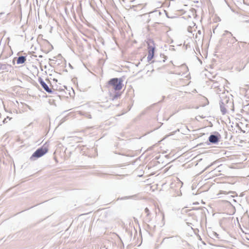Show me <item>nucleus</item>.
Here are the masks:
<instances>
[{
	"mask_svg": "<svg viewBox=\"0 0 249 249\" xmlns=\"http://www.w3.org/2000/svg\"><path fill=\"white\" fill-rule=\"evenodd\" d=\"M232 106V102L230 101L227 98L222 99L220 102V110L223 114H225L227 110Z\"/></svg>",
	"mask_w": 249,
	"mask_h": 249,
	"instance_id": "nucleus-1",
	"label": "nucleus"
},
{
	"mask_svg": "<svg viewBox=\"0 0 249 249\" xmlns=\"http://www.w3.org/2000/svg\"><path fill=\"white\" fill-rule=\"evenodd\" d=\"M108 85L115 90H120L122 88L123 81L121 79L113 78L108 82Z\"/></svg>",
	"mask_w": 249,
	"mask_h": 249,
	"instance_id": "nucleus-2",
	"label": "nucleus"
},
{
	"mask_svg": "<svg viewBox=\"0 0 249 249\" xmlns=\"http://www.w3.org/2000/svg\"><path fill=\"white\" fill-rule=\"evenodd\" d=\"M148 43V54L147 55V60L148 61H150L153 58L155 47L154 44V42L152 40L149 41Z\"/></svg>",
	"mask_w": 249,
	"mask_h": 249,
	"instance_id": "nucleus-3",
	"label": "nucleus"
},
{
	"mask_svg": "<svg viewBox=\"0 0 249 249\" xmlns=\"http://www.w3.org/2000/svg\"><path fill=\"white\" fill-rule=\"evenodd\" d=\"M48 151L47 148L46 147H41L37 149L32 155L31 157V159H33L34 158H39L43 156Z\"/></svg>",
	"mask_w": 249,
	"mask_h": 249,
	"instance_id": "nucleus-4",
	"label": "nucleus"
},
{
	"mask_svg": "<svg viewBox=\"0 0 249 249\" xmlns=\"http://www.w3.org/2000/svg\"><path fill=\"white\" fill-rule=\"evenodd\" d=\"M38 82L41 85L42 87L44 89L49 93H53V90L48 87L47 84L43 80V79L41 78H39L38 79Z\"/></svg>",
	"mask_w": 249,
	"mask_h": 249,
	"instance_id": "nucleus-5",
	"label": "nucleus"
},
{
	"mask_svg": "<svg viewBox=\"0 0 249 249\" xmlns=\"http://www.w3.org/2000/svg\"><path fill=\"white\" fill-rule=\"evenodd\" d=\"M218 137L214 135H211L209 138V141L210 142L215 143L218 141Z\"/></svg>",
	"mask_w": 249,
	"mask_h": 249,
	"instance_id": "nucleus-6",
	"label": "nucleus"
},
{
	"mask_svg": "<svg viewBox=\"0 0 249 249\" xmlns=\"http://www.w3.org/2000/svg\"><path fill=\"white\" fill-rule=\"evenodd\" d=\"M26 60V58L24 56H20L18 58L17 63L18 64H23Z\"/></svg>",
	"mask_w": 249,
	"mask_h": 249,
	"instance_id": "nucleus-7",
	"label": "nucleus"
},
{
	"mask_svg": "<svg viewBox=\"0 0 249 249\" xmlns=\"http://www.w3.org/2000/svg\"><path fill=\"white\" fill-rule=\"evenodd\" d=\"M10 66L11 67V65L6 64H0V68L2 70H5L7 68V67Z\"/></svg>",
	"mask_w": 249,
	"mask_h": 249,
	"instance_id": "nucleus-8",
	"label": "nucleus"
},
{
	"mask_svg": "<svg viewBox=\"0 0 249 249\" xmlns=\"http://www.w3.org/2000/svg\"><path fill=\"white\" fill-rule=\"evenodd\" d=\"M144 212L146 213V216L147 217H149L150 216L151 213L149 210L147 208H146L144 209Z\"/></svg>",
	"mask_w": 249,
	"mask_h": 249,
	"instance_id": "nucleus-9",
	"label": "nucleus"
},
{
	"mask_svg": "<svg viewBox=\"0 0 249 249\" xmlns=\"http://www.w3.org/2000/svg\"><path fill=\"white\" fill-rule=\"evenodd\" d=\"M198 35H199L200 36L201 35V32L200 30L197 31V32L196 35V36H195L196 38H197L198 37Z\"/></svg>",
	"mask_w": 249,
	"mask_h": 249,
	"instance_id": "nucleus-10",
	"label": "nucleus"
},
{
	"mask_svg": "<svg viewBox=\"0 0 249 249\" xmlns=\"http://www.w3.org/2000/svg\"><path fill=\"white\" fill-rule=\"evenodd\" d=\"M80 139H81V138H79V137H73V140L74 141H76L77 142H79L80 141Z\"/></svg>",
	"mask_w": 249,
	"mask_h": 249,
	"instance_id": "nucleus-11",
	"label": "nucleus"
},
{
	"mask_svg": "<svg viewBox=\"0 0 249 249\" xmlns=\"http://www.w3.org/2000/svg\"><path fill=\"white\" fill-rule=\"evenodd\" d=\"M249 0H243L244 3L247 5H249Z\"/></svg>",
	"mask_w": 249,
	"mask_h": 249,
	"instance_id": "nucleus-12",
	"label": "nucleus"
},
{
	"mask_svg": "<svg viewBox=\"0 0 249 249\" xmlns=\"http://www.w3.org/2000/svg\"><path fill=\"white\" fill-rule=\"evenodd\" d=\"M191 29H192V28H191V27H189L188 28V29H187V30H188V31L189 32L192 33V31Z\"/></svg>",
	"mask_w": 249,
	"mask_h": 249,
	"instance_id": "nucleus-13",
	"label": "nucleus"
},
{
	"mask_svg": "<svg viewBox=\"0 0 249 249\" xmlns=\"http://www.w3.org/2000/svg\"><path fill=\"white\" fill-rule=\"evenodd\" d=\"M231 39H232L233 42H236L237 41V39L234 37H232Z\"/></svg>",
	"mask_w": 249,
	"mask_h": 249,
	"instance_id": "nucleus-14",
	"label": "nucleus"
},
{
	"mask_svg": "<svg viewBox=\"0 0 249 249\" xmlns=\"http://www.w3.org/2000/svg\"><path fill=\"white\" fill-rule=\"evenodd\" d=\"M162 221H163L164 219V215L163 213H162ZM164 222H162V225H164Z\"/></svg>",
	"mask_w": 249,
	"mask_h": 249,
	"instance_id": "nucleus-15",
	"label": "nucleus"
},
{
	"mask_svg": "<svg viewBox=\"0 0 249 249\" xmlns=\"http://www.w3.org/2000/svg\"><path fill=\"white\" fill-rule=\"evenodd\" d=\"M7 122V119L5 118V119H4V120L3 121V123L4 124H5V123H6Z\"/></svg>",
	"mask_w": 249,
	"mask_h": 249,
	"instance_id": "nucleus-16",
	"label": "nucleus"
},
{
	"mask_svg": "<svg viewBox=\"0 0 249 249\" xmlns=\"http://www.w3.org/2000/svg\"><path fill=\"white\" fill-rule=\"evenodd\" d=\"M225 33L229 34L231 36H232L231 33V32H229V31H226Z\"/></svg>",
	"mask_w": 249,
	"mask_h": 249,
	"instance_id": "nucleus-17",
	"label": "nucleus"
},
{
	"mask_svg": "<svg viewBox=\"0 0 249 249\" xmlns=\"http://www.w3.org/2000/svg\"><path fill=\"white\" fill-rule=\"evenodd\" d=\"M220 194H226L227 193H226V192H224V191H221Z\"/></svg>",
	"mask_w": 249,
	"mask_h": 249,
	"instance_id": "nucleus-18",
	"label": "nucleus"
},
{
	"mask_svg": "<svg viewBox=\"0 0 249 249\" xmlns=\"http://www.w3.org/2000/svg\"><path fill=\"white\" fill-rule=\"evenodd\" d=\"M6 119L7 120H10L11 119V118H9V117H7Z\"/></svg>",
	"mask_w": 249,
	"mask_h": 249,
	"instance_id": "nucleus-19",
	"label": "nucleus"
}]
</instances>
